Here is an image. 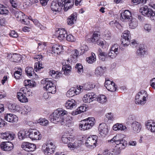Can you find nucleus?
I'll return each instance as SVG.
<instances>
[{
	"instance_id": "obj_1",
	"label": "nucleus",
	"mask_w": 155,
	"mask_h": 155,
	"mask_svg": "<svg viewBox=\"0 0 155 155\" xmlns=\"http://www.w3.org/2000/svg\"><path fill=\"white\" fill-rule=\"evenodd\" d=\"M68 114V112L64 110H56L53 113L52 116H51L50 120L54 123H58L62 125H65L66 121L64 119L63 116Z\"/></svg>"
},
{
	"instance_id": "obj_2",
	"label": "nucleus",
	"mask_w": 155,
	"mask_h": 155,
	"mask_svg": "<svg viewBox=\"0 0 155 155\" xmlns=\"http://www.w3.org/2000/svg\"><path fill=\"white\" fill-rule=\"evenodd\" d=\"M124 136L123 134H117L111 140H108V142H114L117 145L116 147L121 150L124 149L127 145V141L123 139Z\"/></svg>"
},
{
	"instance_id": "obj_3",
	"label": "nucleus",
	"mask_w": 155,
	"mask_h": 155,
	"mask_svg": "<svg viewBox=\"0 0 155 155\" xmlns=\"http://www.w3.org/2000/svg\"><path fill=\"white\" fill-rule=\"evenodd\" d=\"M41 83L44 84V88L48 91L49 93L54 94L56 92V88L53 83L48 78L41 81Z\"/></svg>"
},
{
	"instance_id": "obj_4",
	"label": "nucleus",
	"mask_w": 155,
	"mask_h": 155,
	"mask_svg": "<svg viewBox=\"0 0 155 155\" xmlns=\"http://www.w3.org/2000/svg\"><path fill=\"white\" fill-rule=\"evenodd\" d=\"M148 94L146 91L142 90L139 92L135 97V102L136 104L143 105L147 98Z\"/></svg>"
},
{
	"instance_id": "obj_5",
	"label": "nucleus",
	"mask_w": 155,
	"mask_h": 155,
	"mask_svg": "<svg viewBox=\"0 0 155 155\" xmlns=\"http://www.w3.org/2000/svg\"><path fill=\"white\" fill-rule=\"evenodd\" d=\"M70 136L63 135L61 137L63 142L64 143H68V146L71 150H74L78 147V144L74 141V139Z\"/></svg>"
},
{
	"instance_id": "obj_6",
	"label": "nucleus",
	"mask_w": 155,
	"mask_h": 155,
	"mask_svg": "<svg viewBox=\"0 0 155 155\" xmlns=\"http://www.w3.org/2000/svg\"><path fill=\"white\" fill-rule=\"evenodd\" d=\"M95 120L93 117H89L85 120L84 123L80 124L79 127L81 130H85L91 128L94 125Z\"/></svg>"
},
{
	"instance_id": "obj_7",
	"label": "nucleus",
	"mask_w": 155,
	"mask_h": 155,
	"mask_svg": "<svg viewBox=\"0 0 155 155\" xmlns=\"http://www.w3.org/2000/svg\"><path fill=\"white\" fill-rule=\"evenodd\" d=\"M97 137L96 135H91L88 137L87 138L85 145L89 148H94L96 146Z\"/></svg>"
},
{
	"instance_id": "obj_8",
	"label": "nucleus",
	"mask_w": 155,
	"mask_h": 155,
	"mask_svg": "<svg viewBox=\"0 0 155 155\" xmlns=\"http://www.w3.org/2000/svg\"><path fill=\"white\" fill-rule=\"evenodd\" d=\"M28 132V136L32 140H39L41 138V135L40 133L36 130H30Z\"/></svg>"
},
{
	"instance_id": "obj_9",
	"label": "nucleus",
	"mask_w": 155,
	"mask_h": 155,
	"mask_svg": "<svg viewBox=\"0 0 155 155\" xmlns=\"http://www.w3.org/2000/svg\"><path fill=\"white\" fill-rule=\"evenodd\" d=\"M21 147L23 149L27 152L33 151L36 148L35 144L28 142L22 143Z\"/></svg>"
},
{
	"instance_id": "obj_10",
	"label": "nucleus",
	"mask_w": 155,
	"mask_h": 155,
	"mask_svg": "<svg viewBox=\"0 0 155 155\" xmlns=\"http://www.w3.org/2000/svg\"><path fill=\"white\" fill-rule=\"evenodd\" d=\"M63 6V4L61 2H59L58 0L53 1L51 5V8L53 11L57 12L60 11Z\"/></svg>"
},
{
	"instance_id": "obj_11",
	"label": "nucleus",
	"mask_w": 155,
	"mask_h": 155,
	"mask_svg": "<svg viewBox=\"0 0 155 155\" xmlns=\"http://www.w3.org/2000/svg\"><path fill=\"white\" fill-rule=\"evenodd\" d=\"M132 18L131 13L128 10H125L120 13V19L123 21H130Z\"/></svg>"
},
{
	"instance_id": "obj_12",
	"label": "nucleus",
	"mask_w": 155,
	"mask_h": 155,
	"mask_svg": "<svg viewBox=\"0 0 155 155\" xmlns=\"http://www.w3.org/2000/svg\"><path fill=\"white\" fill-rule=\"evenodd\" d=\"M81 91V87H77L76 88L72 87L66 93V95L68 97H71L75 95L79 94Z\"/></svg>"
},
{
	"instance_id": "obj_13",
	"label": "nucleus",
	"mask_w": 155,
	"mask_h": 155,
	"mask_svg": "<svg viewBox=\"0 0 155 155\" xmlns=\"http://www.w3.org/2000/svg\"><path fill=\"white\" fill-rule=\"evenodd\" d=\"M114 82L110 81L108 78L105 79V86L108 90L111 92H114L117 88Z\"/></svg>"
},
{
	"instance_id": "obj_14",
	"label": "nucleus",
	"mask_w": 155,
	"mask_h": 155,
	"mask_svg": "<svg viewBox=\"0 0 155 155\" xmlns=\"http://www.w3.org/2000/svg\"><path fill=\"white\" fill-rule=\"evenodd\" d=\"M1 147L2 150L9 151L12 150L14 147L13 144L8 141L2 142L1 144Z\"/></svg>"
},
{
	"instance_id": "obj_15",
	"label": "nucleus",
	"mask_w": 155,
	"mask_h": 155,
	"mask_svg": "<svg viewBox=\"0 0 155 155\" xmlns=\"http://www.w3.org/2000/svg\"><path fill=\"white\" fill-rule=\"evenodd\" d=\"M98 130L102 136H105L108 132V126L105 123L101 124L99 126Z\"/></svg>"
},
{
	"instance_id": "obj_16",
	"label": "nucleus",
	"mask_w": 155,
	"mask_h": 155,
	"mask_svg": "<svg viewBox=\"0 0 155 155\" xmlns=\"http://www.w3.org/2000/svg\"><path fill=\"white\" fill-rule=\"evenodd\" d=\"M46 147L45 149L44 150L45 154L49 155L53 153L55 146L53 143L50 141H48Z\"/></svg>"
},
{
	"instance_id": "obj_17",
	"label": "nucleus",
	"mask_w": 155,
	"mask_h": 155,
	"mask_svg": "<svg viewBox=\"0 0 155 155\" xmlns=\"http://www.w3.org/2000/svg\"><path fill=\"white\" fill-rule=\"evenodd\" d=\"M14 134L12 132L7 131L2 133L0 136L1 138L7 140H12L14 139Z\"/></svg>"
},
{
	"instance_id": "obj_18",
	"label": "nucleus",
	"mask_w": 155,
	"mask_h": 155,
	"mask_svg": "<svg viewBox=\"0 0 155 155\" xmlns=\"http://www.w3.org/2000/svg\"><path fill=\"white\" fill-rule=\"evenodd\" d=\"M96 96L93 93H88L84 95L83 101L85 103H89L96 100Z\"/></svg>"
},
{
	"instance_id": "obj_19",
	"label": "nucleus",
	"mask_w": 155,
	"mask_h": 155,
	"mask_svg": "<svg viewBox=\"0 0 155 155\" xmlns=\"http://www.w3.org/2000/svg\"><path fill=\"white\" fill-rule=\"evenodd\" d=\"M57 38L60 40H61L66 38L67 34V31L63 28L59 29L57 31L56 34Z\"/></svg>"
},
{
	"instance_id": "obj_20",
	"label": "nucleus",
	"mask_w": 155,
	"mask_h": 155,
	"mask_svg": "<svg viewBox=\"0 0 155 155\" xmlns=\"http://www.w3.org/2000/svg\"><path fill=\"white\" fill-rule=\"evenodd\" d=\"M5 119L9 122L14 123L17 122L18 118L15 115L11 114H7L5 115Z\"/></svg>"
},
{
	"instance_id": "obj_21",
	"label": "nucleus",
	"mask_w": 155,
	"mask_h": 155,
	"mask_svg": "<svg viewBox=\"0 0 155 155\" xmlns=\"http://www.w3.org/2000/svg\"><path fill=\"white\" fill-rule=\"evenodd\" d=\"M65 105L67 109H72L76 107V102L74 99H71L67 101Z\"/></svg>"
},
{
	"instance_id": "obj_22",
	"label": "nucleus",
	"mask_w": 155,
	"mask_h": 155,
	"mask_svg": "<svg viewBox=\"0 0 155 155\" xmlns=\"http://www.w3.org/2000/svg\"><path fill=\"white\" fill-rule=\"evenodd\" d=\"M8 58H10V60L12 62H18L21 59V55L19 54H9L8 56Z\"/></svg>"
},
{
	"instance_id": "obj_23",
	"label": "nucleus",
	"mask_w": 155,
	"mask_h": 155,
	"mask_svg": "<svg viewBox=\"0 0 155 155\" xmlns=\"http://www.w3.org/2000/svg\"><path fill=\"white\" fill-rule=\"evenodd\" d=\"M140 12L144 16L148 17L150 15V14H151L152 10L148 8L147 6H145L140 9Z\"/></svg>"
},
{
	"instance_id": "obj_24",
	"label": "nucleus",
	"mask_w": 155,
	"mask_h": 155,
	"mask_svg": "<svg viewBox=\"0 0 155 155\" xmlns=\"http://www.w3.org/2000/svg\"><path fill=\"white\" fill-rule=\"evenodd\" d=\"M132 130L135 133H138L140 132L141 128V124L137 121H134L132 124Z\"/></svg>"
},
{
	"instance_id": "obj_25",
	"label": "nucleus",
	"mask_w": 155,
	"mask_h": 155,
	"mask_svg": "<svg viewBox=\"0 0 155 155\" xmlns=\"http://www.w3.org/2000/svg\"><path fill=\"white\" fill-rule=\"evenodd\" d=\"M77 15L76 13H74L71 15L67 19V23L68 25H72L76 22L77 18Z\"/></svg>"
},
{
	"instance_id": "obj_26",
	"label": "nucleus",
	"mask_w": 155,
	"mask_h": 155,
	"mask_svg": "<svg viewBox=\"0 0 155 155\" xmlns=\"http://www.w3.org/2000/svg\"><path fill=\"white\" fill-rule=\"evenodd\" d=\"M64 5V9L65 11H67L68 9L71 8L74 4V0H67L63 3Z\"/></svg>"
},
{
	"instance_id": "obj_27",
	"label": "nucleus",
	"mask_w": 155,
	"mask_h": 155,
	"mask_svg": "<svg viewBox=\"0 0 155 155\" xmlns=\"http://www.w3.org/2000/svg\"><path fill=\"white\" fill-rule=\"evenodd\" d=\"M15 16L18 21H20L22 20L26 22L25 18L27 16L21 12L19 11L16 12L15 13Z\"/></svg>"
},
{
	"instance_id": "obj_28",
	"label": "nucleus",
	"mask_w": 155,
	"mask_h": 155,
	"mask_svg": "<svg viewBox=\"0 0 155 155\" xmlns=\"http://www.w3.org/2000/svg\"><path fill=\"white\" fill-rule=\"evenodd\" d=\"M63 47L60 45H55L52 47V51L54 53L60 54L63 50Z\"/></svg>"
},
{
	"instance_id": "obj_29",
	"label": "nucleus",
	"mask_w": 155,
	"mask_h": 155,
	"mask_svg": "<svg viewBox=\"0 0 155 155\" xmlns=\"http://www.w3.org/2000/svg\"><path fill=\"white\" fill-rule=\"evenodd\" d=\"M113 128V129L115 131L118 130L125 131L127 130V128L125 126L119 123H117L114 125Z\"/></svg>"
},
{
	"instance_id": "obj_30",
	"label": "nucleus",
	"mask_w": 155,
	"mask_h": 155,
	"mask_svg": "<svg viewBox=\"0 0 155 155\" xmlns=\"http://www.w3.org/2000/svg\"><path fill=\"white\" fill-rule=\"evenodd\" d=\"M28 131L23 130H20L18 133V136L19 139L22 140L28 136Z\"/></svg>"
},
{
	"instance_id": "obj_31",
	"label": "nucleus",
	"mask_w": 155,
	"mask_h": 155,
	"mask_svg": "<svg viewBox=\"0 0 155 155\" xmlns=\"http://www.w3.org/2000/svg\"><path fill=\"white\" fill-rule=\"evenodd\" d=\"M17 97L19 101L22 103H26L28 102V99L26 95L21 93H18Z\"/></svg>"
},
{
	"instance_id": "obj_32",
	"label": "nucleus",
	"mask_w": 155,
	"mask_h": 155,
	"mask_svg": "<svg viewBox=\"0 0 155 155\" xmlns=\"http://www.w3.org/2000/svg\"><path fill=\"white\" fill-rule=\"evenodd\" d=\"M105 68L102 67H98L95 70V74L97 76L102 75L104 72V70Z\"/></svg>"
},
{
	"instance_id": "obj_33",
	"label": "nucleus",
	"mask_w": 155,
	"mask_h": 155,
	"mask_svg": "<svg viewBox=\"0 0 155 155\" xmlns=\"http://www.w3.org/2000/svg\"><path fill=\"white\" fill-rule=\"evenodd\" d=\"M25 72L28 76L32 77V78H34V75H36L35 74L33 68L31 67H28L26 68Z\"/></svg>"
},
{
	"instance_id": "obj_34",
	"label": "nucleus",
	"mask_w": 155,
	"mask_h": 155,
	"mask_svg": "<svg viewBox=\"0 0 155 155\" xmlns=\"http://www.w3.org/2000/svg\"><path fill=\"white\" fill-rule=\"evenodd\" d=\"M147 128L151 132L155 133V122H148L146 124Z\"/></svg>"
},
{
	"instance_id": "obj_35",
	"label": "nucleus",
	"mask_w": 155,
	"mask_h": 155,
	"mask_svg": "<svg viewBox=\"0 0 155 155\" xmlns=\"http://www.w3.org/2000/svg\"><path fill=\"white\" fill-rule=\"evenodd\" d=\"M62 69L64 71V74L68 75L71 71V67L68 64L63 65L62 66Z\"/></svg>"
},
{
	"instance_id": "obj_36",
	"label": "nucleus",
	"mask_w": 155,
	"mask_h": 155,
	"mask_svg": "<svg viewBox=\"0 0 155 155\" xmlns=\"http://www.w3.org/2000/svg\"><path fill=\"white\" fill-rule=\"evenodd\" d=\"M129 24V26L130 28L132 29L135 28L137 26V21L135 18H132L130 20Z\"/></svg>"
},
{
	"instance_id": "obj_37",
	"label": "nucleus",
	"mask_w": 155,
	"mask_h": 155,
	"mask_svg": "<svg viewBox=\"0 0 155 155\" xmlns=\"http://www.w3.org/2000/svg\"><path fill=\"white\" fill-rule=\"evenodd\" d=\"M49 73L52 78H55L60 77L62 75V74L60 72L55 71L54 70H51Z\"/></svg>"
},
{
	"instance_id": "obj_38",
	"label": "nucleus",
	"mask_w": 155,
	"mask_h": 155,
	"mask_svg": "<svg viewBox=\"0 0 155 155\" xmlns=\"http://www.w3.org/2000/svg\"><path fill=\"white\" fill-rule=\"evenodd\" d=\"M87 62L89 64H92L96 61V56L95 54L91 53V56L86 58Z\"/></svg>"
},
{
	"instance_id": "obj_39",
	"label": "nucleus",
	"mask_w": 155,
	"mask_h": 155,
	"mask_svg": "<svg viewBox=\"0 0 155 155\" xmlns=\"http://www.w3.org/2000/svg\"><path fill=\"white\" fill-rule=\"evenodd\" d=\"M100 35L98 32L95 31L91 38V40L93 42H96L99 40V38H100Z\"/></svg>"
},
{
	"instance_id": "obj_40",
	"label": "nucleus",
	"mask_w": 155,
	"mask_h": 155,
	"mask_svg": "<svg viewBox=\"0 0 155 155\" xmlns=\"http://www.w3.org/2000/svg\"><path fill=\"white\" fill-rule=\"evenodd\" d=\"M112 51H114L115 53L118 54L120 51V46L117 44L113 45L110 49Z\"/></svg>"
},
{
	"instance_id": "obj_41",
	"label": "nucleus",
	"mask_w": 155,
	"mask_h": 155,
	"mask_svg": "<svg viewBox=\"0 0 155 155\" xmlns=\"http://www.w3.org/2000/svg\"><path fill=\"white\" fill-rule=\"evenodd\" d=\"M8 13V11L7 8L3 5L0 4V14L2 15H7Z\"/></svg>"
},
{
	"instance_id": "obj_42",
	"label": "nucleus",
	"mask_w": 155,
	"mask_h": 155,
	"mask_svg": "<svg viewBox=\"0 0 155 155\" xmlns=\"http://www.w3.org/2000/svg\"><path fill=\"white\" fill-rule=\"evenodd\" d=\"M146 52L145 49L142 47L141 46H140L139 49H138L137 52V55L138 56H140L144 55Z\"/></svg>"
},
{
	"instance_id": "obj_43",
	"label": "nucleus",
	"mask_w": 155,
	"mask_h": 155,
	"mask_svg": "<svg viewBox=\"0 0 155 155\" xmlns=\"http://www.w3.org/2000/svg\"><path fill=\"white\" fill-rule=\"evenodd\" d=\"M97 100L100 103L104 104L107 101V97L104 95H100L97 97Z\"/></svg>"
},
{
	"instance_id": "obj_44",
	"label": "nucleus",
	"mask_w": 155,
	"mask_h": 155,
	"mask_svg": "<svg viewBox=\"0 0 155 155\" xmlns=\"http://www.w3.org/2000/svg\"><path fill=\"white\" fill-rule=\"evenodd\" d=\"M78 55V51L76 49L73 50L71 52V56L74 60L76 59Z\"/></svg>"
},
{
	"instance_id": "obj_45",
	"label": "nucleus",
	"mask_w": 155,
	"mask_h": 155,
	"mask_svg": "<svg viewBox=\"0 0 155 155\" xmlns=\"http://www.w3.org/2000/svg\"><path fill=\"white\" fill-rule=\"evenodd\" d=\"M75 68L77 69L78 72L79 74H81L83 73V67L81 64H77L76 65Z\"/></svg>"
},
{
	"instance_id": "obj_46",
	"label": "nucleus",
	"mask_w": 155,
	"mask_h": 155,
	"mask_svg": "<svg viewBox=\"0 0 155 155\" xmlns=\"http://www.w3.org/2000/svg\"><path fill=\"white\" fill-rule=\"evenodd\" d=\"M8 109L11 111L17 110L18 108V106L16 105L15 104H10L8 105Z\"/></svg>"
},
{
	"instance_id": "obj_47",
	"label": "nucleus",
	"mask_w": 155,
	"mask_h": 155,
	"mask_svg": "<svg viewBox=\"0 0 155 155\" xmlns=\"http://www.w3.org/2000/svg\"><path fill=\"white\" fill-rule=\"evenodd\" d=\"M22 72V70L20 68H18V70L15 72L14 74L15 78L16 79H18L21 74Z\"/></svg>"
},
{
	"instance_id": "obj_48",
	"label": "nucleus",
	"mask_w": 155,
	"mask_h": 155,
	"mask_svg": "<svg viewBox=\"0 0 155 155\" xmlns=\"http://www.w3.org/2000/svg\"><path fill=\"white\" fill-rule=\"evenodd\" d=\"M123 34V35L122 36L123 38L130 39V31L128 30L125 31H124Z\"/></svg>"
},
{
	"instance_id": "obj_49",
	"label": "nucleus",
	"mask_w": 155,
	"mask_h": 155,
	"mask_svg": "<svg viewBox=\"0 0 155 155\" xmlns=\"http://www.w3.org/2000/svg\"><path fill=\"white\" fill-rule=\"evenodd\" d=\"M144 28L146 32H149L151 31L152 26L150 24H146L144 26Z\"/></svg>"
},
{
	"instance_id": "obj_50",
	"label": "nucleus",
	"mask_w": 155,
	"mask_h": 155,
	"mask_svg": "<svg viewBox=\"0 0 155 155\" xmlns=\"http://www.w3.org/2000/svg\"><path fill=\"white\" fill-rule=\"evenodd\" d=\"M130 39H125L124 38H122L121 39V43L124 46H127L130 44Z\"/></svg>"
},
{
	"instance_id": "obj_51",
	"label": "nucleus",
	"mask_w": 155,
	"mask_h": 155,
	"mask_svg": "<svg viewBox=\"0 0 155 155\" xmlns=\"http://www.w3.org/2000/svg\"><path fill=\"white\" fill-rule=\"evenodd\" d=\"M118 54L117 53H115L113 51H112L110 49L108 53V56L111 58H114L117 56Z\"/></svg>"
},
{
	"instance_id": "obj_52",
	"label": "nucleus",
	"mask_w": 155,
	"mask_h": 155,
	"mask_svg": "<svg viewBox=\"0 0 155 155\" xmlns=\"http://www.w3.org/2000/svg\"><path fill=\"white\" fill-rule=\"evenodd\" d=\"M48 121L45 119L43 118L40 120L39 123L41 125L43 126L47 125L48 124Z\"/></svg>"
},
{
	"instance_id": "obj_53",
	"label": "nucleus",
	"mask_w": 155,
	"mask_h": 155,
	"mask_svg": "<svg viewBox=\"0 0 155 155\" xmlns=\"http://www.w3.org/2000/svg\"><path fill=\"white\" fill-rule=\"evenodd\" d=\"M104 36L105 39L109 40L111 38V35L109 31H106L104 32Z\"/></svg>"
},
{
	"instance_id": "obj_54",
	"label": "nucleus",
	"mask_w": 155,
	"mask_h": 155,
	"mask_svg": "<svg viewBox=\"0 0 155 155\" xmlns=\"http://www.w3.org/2000/svg\"><path fill=\"white\" fill-rule=\"evenodd\" d=\"M42 65V64L40 63H35L34 66L35 70L36 71H39L40 69L42 68V67H41Z\"/></svg>"
},
{
	"instance_id": "obj_55",
	"label": "nucleus",
	"mask_w": 155,
	"mask_h": 155,
	"mask_svg": "<svg viewBox=\"0 0 155 155\" xmlns=\"http://www.w3.org/2000/svg\"><path fill=\"white\" fill-rule=\"evenodd\" d=\"M87 107L84 106L79 107L77 109L79 114L85 111L86 110Z\"/></svg>"
},
{
	"instance_id": "obj_56",
	"label": "nucleus",
	"mask_w": 155,
	"mask_h": 155,
	"mask_svg": "<svg viewBox=\"0 0 155 155\" xmlns=\"http://www.w3.org/2000/svg\"><path fill=\"white\" fill-rule=\"evenodd\" d=\"M66 40L72 42L74 41L75 40V38L71 34L66 35Z\"/></svg>"
},
{
	"instance_id": "obj_57",
	"label": "nucleus",
	"mask_w": 155,
	"mask_h": 155,
	"mask_svg": "<svg viewBox=\"0 0 155 155\" xmlns=\"http://www.w3.org/2000/svg\"><path fill=\"white\" fill-rule=\"evenodd\" d=\"M79 87H81V90L83 89L85 90H91V87H90V83H87L84 84L83 86H80Z\"/></svg>"
},
{
	"instance_id": "obj_58",
	"label": "nucleus",
	"mask_w": 155,
	"mask_h": 155,
	"mask_svg": "<svg viewBox=\"0 0 155 155\" xmlns=\"http://www.w3.org/2000/svg\"><path fill=\"white\" fill-rule=\"evenodd\" d=\"M31 110V108L28 105H25L23 108V110L25 112V114H27L28 112H30Z\"/></svg>"
},
{
	"instance_id": "obj_59",
	"label": "nucleus",
	"mask_w": 155,
	"mask_h": 155,
	"mask_svg": "<svg viewBox=\"0 0 155 155\" xmlns=\"http://www.w3.org/2000/svg\"><path fill=\"white\" fill-rule=\"evenodd\" d=\"M28 90L27 88L25 87H23L20 89L19 91V92L18 93H21L23 94H24L25 95Z\"/></svg>"
},
{
	"instance_id": "obj_60",
	"label": "nucleus",
	"mask_w": 155,
	"mask_h": 155,
	"mask_svg": "<svg viewBox=\"0 0 155 155\" xmlns=\"http://www.w3.org/2000/svg\"><path fill=\"white\" fill-rule=\"evenodd\" d=\"M9 35L11 37L13 38H17L18 36V33L14 30L12 31Z\"/></svg>"
},
{
	"instance_id": "obj_61",
	"label": "nucleus",
	"mask_w": 155,
	"mask_h": 155,
	"mask_svg": "<svg viewBox=\"0 0 155 155\" xmlns=\"http://www.w3.org/2000/svg\"><path fill=\"white\" fill-rule=\"evenodd\" d=\"M10 2L12 7L15 8H17L18 5L15 1L13 0H10Z\"/></svg>"
},
{
	"instance_id": "obj_62",
	"label": "nucleus",
	"mask_w": 155,
	"mask_h": 155,
	"mask_svg": "<svg viewBox=\"0 0 155 155\" xmlns=\"http://www.w3.org/2000/svg\"><path fill=\"white\" fill-rule=\"evenodd\" d=\"M138 44L137 41L134 40H132L130 42V45L133 47H136L137 46Z\"/></svg>"
},
{
	"instance_id": "obj_63",
	"label": "nucleus",
	"mask_w": 155,
	"mask_h": 155,
	"mask_svg": "<svg viewBox=\"0 0 155 155\" xmlns=\"http://www.w3.org/2000/svg\"><path fill=\"white\" fill-rule=\"evenodd\" d=\"M106 117L109 120H114L113 115L112 113H110L107 114L106 115Z\"/></svg>"
},
{
	"instance_id": "obj_64",
	"label": "nucleus",
	"mask_w": 155,
	"mask_h": 155,
	"mask_svg": "<svg viewBox=\"0 0 155 155\" xmlns=\"http://www.w3.org/2000/svg\"><path fill=\"white\" fill-rule=\"evenodd\" d=\"M150 83L151 86L154 88H155V78H153L150 81Z\"/></svg>"
}]
</instances>
